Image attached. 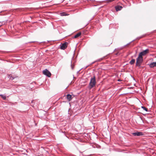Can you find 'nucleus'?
I'll use <instances>...</instances> for the list:
<instances>
[{
  "label": "nucleus",
  "instance_id": "nucleus-15",
  "mask_svg": "<svg viewBox=\"0 0 156 156\" xmlns=\"http://www.w3.org/2000/svg\"><path fill=\"white\" fill-rule=\"evenodd\" d=\"M141 108H143L144 110L146 112H148V109L147 108H145L144 106H141Z\"/></svg>",
  "mask_w": 156,
  "mask_h": 156
},
{
  "label": "nucleus",
  "instance_id": "nucleus-6",
  "mask_svg": "<svg viewBox=\"0 0 156 156\" xmlns=\"http://www.w3.org/2000/svg\"><path fill=\"white\" fill-rule=\"evenodd\" d=\"M132 134L134 136H140L142 135H143V133L142 132H137L133 133Z\"/></svg>",
  "mask_w": 156,
  "mask_h": 156
},
{
  "label": "nucleus",
  "instance_id": "nucleus-13",
  "mask_svg": "<svg viewBox=\"0 0 156 156\" xmlns=\"http://www.w3.org/2000/svg\"><path fill=\"white\" fill-rule=\"evenodd\" d=\"M0 96H1L4 100H5L6 99V97L5 95L2 94H0Z\"/></svg>",
  "mask_w": 156,
  "mask_h": 156
},
{
  "label": "nucleus",
  "instance_id": "nucleus-23",
  "mask_svg": "<svg viewBox=\"0 0 156 156\" xmlns=\"http://www.w3.org/2000/svg\"><path fill=\"white\" fill-rule=\"evenodd\" d=\"M88 66H87L85 68H87V67H88Z\"/></svg>",
  "mask_w": 156,
  "mask_h": 156
},
{
  "label": "nucleus",
  "instance_id": "nucleus-1",
  "mask_svg": "<svg viewBox=\"0 0 156 156\" xmlns=\"http://www.w3.org/2000/svg\"><path fill=\"white\" fill-rule=\"evenodd\" d=\"M96 83V81L95 80V76H94L93 77L91 78L88 87L90 89H91L93 87Z\"/></svg>",
  "mask_w": 156,
  "mask_h": 156
},
{
  "label": "nucleus",
  "instance_id": "nucleus-21",
  "mask_svg": "<svg viewBox=\"0 0 156 156\" xmlns=\"http://www.w3.org/2000/svg\"><path fill=\"white\" fill-rule=\"evenodd\" d=\"M2 23L0 22V27L2 25Z\"/></svg>",
  "mask_w": 156,
  "mask_h": 156
},
{
  "label": "nucleus",
  "instance_id": "nucleus-8",
  "mask_svg": "<svg viewBox=\"0 0 156 156\" xmlns=\"http://www.w3.org/2000/svg\"><path fill=\"white\" fill-rule=\"evenodd\" d=\"M115 9L116 11L120 10L122 8V7L121 6L117 5L115 6Z\"/></svg>",
  "mask_w": 156,
  "mask_h": 156
},
{
  "label": "nucleus",
  "instance_id": "nucleus-5",
  "mask_svg": "<svg viewBox=\"0 0 156 156\" xmlns=\"http://www.w3.org/2000/svg\"><path fill=\"white\" fill-rule=\"evenodd\" d=\"M67 43L66 42L62 44H61L60 45L61 49L62 50H64L67 47Z\"/></svg>",
  "mask_w": 156,
  "mask_h": 156
},
{
  "label": "nucleus",
  "instance_id": "nucleus-9",
  "mask_svg": "<svg viewBox=\"0 0 156 156\" xmlns=\"http://www.w3.org/2000/svg\"><path fill=\"white\" fill-rule=\"evenodd\" d=\"M66 98L68 99V101H70L72 99V96L70 94H67L66 95Z\"/></svg>",
  "mask_w": 156,
  "mask_h": 156
},
{
  "label": "nucleus",
  "instance_id": "nucleus-25",
  "mask_svg": "<svg viewBox=\"0 0 156 156\" xmlns=\"http://www.w3.org/2000/svg\"><path fill=\"white\" fill-rule=\"evenodd\" d=\"M133 80H134L135 79L134 78V77H133Z\"/></svg>",
  "mask_w": 156,
  "mask_h": 156
},
{
  "label": "nucleus",
  "instance_id": "nucleus-4",
  "mask_svg": "<svg viewBox=\"0 0 156 156\" xmlns=\"http://www.w3.org/2000/svg\"><path fill=\"white\" fill-rule=\"evenodd\" d=\"M43 73L44 74L46 75L48 77H50L51 75V73L47 69H45V70H44L43 71Z\"/></svg>",
  "mask_w": 156,
  "mask_h": 156
},
{
  "label": "nucleus",
  "instance_id": "nucleus-3",
  "mask_svg": "<svg viewBox=\"0 0 156 156\" xmlns=\"http://www.w3.org/2000/svg\"><path fill=\"white\" fill-rule=\"evenodd\" d=\"M149 52V50L148 49H146L144 51L141 52L139 54V55L140 57H142L143 56L146 55V54L148 53Z\"/></svg>",
  "mask_w": 156,
  "mask_h": 156
},
{
  "label": "nucleus",
  "instance_id": "nucleus-16",
  "mask_svg": "<svg viewBox=\"0 0 156 156\" xmlns=\"http://www.w3.org/2000/svg\"><path fill=\"white\" fill-rule=\"evenodd\" d=\"M145 36H146V34H144L143 35L141 36H140V37H137V39H139L140 38H142L145 37Z\"/></svg>",
  "mask_w": 156,
  "mask_h": 156
},
{
  "label": "nucleus",
  "instance_id": "nucleus-19",
  "mask_svg": "<svg viewBox=\"0 0 156 156\" xmlns=\"http://www.w3.org/2000/svg\"><path fill=\"white\" fill-rule=\"evenodd\" d=\"M134 40H133L132 41L130 42V43L127 44L126 45H125V46H127V45H129L130 44L132 41H133Z\"/></svg>",
  "mask_w": 156,
  "mask_h": 156
},
{
  "label": "nucleus",
  "instance_id": "nucleus-24",
  "mask_svg": "<svg viewBox=\"0 0 156 156\" xmlns=\"http://www.w3.org/2000/svg\"><path fill=\"white\" fill-rule=\"evenodd\" d=\"M140 118L141 119H142L140 117Z\"/></svg>",
  "mask_w": 156,
  "mask_h": 156
},
{
  "label": "nucleus",
  "instance_id": "nucleus-26",
  "mask_svg": "<svg viewBox=\"0 0 156 156\" xmlns=\"http://www.w3.org/2000/svg\"><path fill=\"white\" fill-rule=\"evenodd\" d=\"M33 101H31V103H32Z\"/></svg>",
  "mask_w": 156,
  "mask_h": 156
},
{
  "label": "nucleus",
  "instance_id": "nucleus-12",
  "mask_svg": "<svg viewBox=\"0 0 156 156\" xmlns=\"http://www.w3.org/2000/svg\"><path fill=\"white\" fill-rule=\"evenodd\" d=\"M8 77L9 78L12 80H13L15 78V77H13L11 74L9 75L8 76Z\"/></svg>",
  "mask_w": 156,
  "mask_h": 156
},
{
  "label": "nucleus",
  "instance_id": "nucleus-14",
  "mask_svg": "<svg viewBox=\"0 0 156 156\" xmlns=\"http://www.w3.org/2000/svg\"><path fill=\"white\" fill-rule=\"evenodd\" d=\"M104 58V57H103V58H99V59H98L96 61H95V62H92V64H93V63H94L95 62H96L101 61V60H102L103 59V58Z\"/></svg>",
  "mask_w": 156,
  "mask_h": 156
},
{
  "label": "nucleus",
  "instance_id": "nucleus-7",
  "mask_svg": "<svg viewBox=\"0 0 156 156\" xmlns=\"http://www.w3.org/2000/svg\"><path fill=\"white\" fill-rule=\"evenodd\" d=\"M149 66V67L151 68H153L154 67H156V62H152L148 65Z\"/></svg>",
  "mask_w": 156,
  "mask_h": 156
},
{
  "label": "nucleus",
  "instance_id": "nucleus-10",
  "mask_svg": "<svg viewBox=\"0 0 156 156\" xmlns=\"http://www.w3.org/2000/svg\"><path fill=\"white\" fill-rule=\"evenodd\" d=\"M81 32H79L76 35H75L73 37L74 38H76L79 37L81 35Z\"/></svg>",
  "mask_w": 156,
  "mask_h": 156
},
{
  "label": "nucleus",
  "instance_id": "nucleus-11",
  "mask_svg": "<svg viewBox=\"0 0 156 156\" xmlns=\"http://www.w3.org/2000/svg\"><path fill=\"white\" fill-rule=\"evenodd\" d=\"M135 59H133L131 60L129 62V64L131 65H133L134 64L135 62Z\"/></svg>",
  "mask_w": 156,
  "mask_h": 156
},
{
  "label": "nucleus",
  "instance_id": "nucleus-17",
  "mask_svg": "<svg viewBox=\"0 0 156 156\" xmlns=\"http://www.w3.org/2000/svg\"><path fill=\"white\" fill-rule=\"evenodd\" d=\"M61 16H65L66 15V14L64 12H62L61 13Z\"/></svg>",
  "mask_w": 156,
  "mask_h": 156
},
{
  "label": "nucleus",
  "instance_id": "nucleus-20",
  "mask_svg": "<svg viewBox=\"0 0 156 156\" xmlns=\"http://www.w3.org/2000/svg\"><path fill=\"white\" fill-rule=\"evenodd\" d=\"M35 41H31V42H29L28 43H34V42Z\"/></svg>",
  "mask_w": 156,
  "mask_h": 156
},
{
  "label": "nucleus",
  "instance_id": "nucleus-18",
  "mask_svg": "<svg viewBox=\"0 0 156 156\" xmlns=\"http://www.w3.org/2000/svg\"><path fill=\"white\" fill-rule=\"evenodd\" d=\"M72 61H71V68L72 69H74V66H73L72 64Z\"/></svg>",
  "mask_w": 156,
  "mask_h": 156
},
{
  "label": "nucleus",
  "instance_id": "nucleus-22",
  "mask_svg": "<svg viewBox=\"0 0 156 156\" xmlns=\"http://www.w3.org/2000/svg\"><path fill=\"white\" fill-rule=\"evenodd\" d=\"M118 81H121V80H120V79H118Z\"/></svg>",
  "mask_w": 156,
  "mask_h": 156
},
{
  "label": "nucleus",
  "instance_id": "nucleus-2",
  "mask_svg": "<svg viewBox=\"0 0 156 156\" xmlns=\"http://www.w3.org/2000/svg\"><path fill=\"white\" fill-rule=\"evenodd\" d=\"M143 61V57H140L138 56L136 59V66H138L139 68L141 67V65Z\"/></svg>",
  "mask_w": 156,
  "mask_h": 156
}]
</instances>
